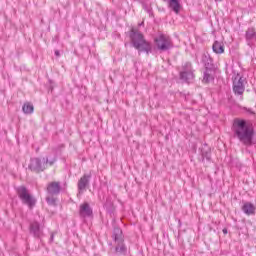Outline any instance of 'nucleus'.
<instances>
[{
    "label": "nucleus",
    "instance_id": "aec40b11",
    "mask_svg": "<svg viewBox=\"0 0 256 256\" xmlns=\"http://www.w3.org/2000/svg\"><path fill=\"white\" fill-rule=\"evenodd\" d=\"M22 111L23 113H25L26 115H31V113H33L34 111V107L33 104L31 103H25L22 107Z\"/></svg>",
    "mask_w": 256,
    "mask_h": 256
},
{
    "label": "nucleus",
    "instance_id": "20e7f679",
    "mask_svg": "<svg viewBox=\"0 0 256 256\" xmlns=\"http://www.w3.org/2000/svg\"><path fill=\"white\" fill-rule=\"evenodd\" d=\"M55 159L49 160V157H34L30 159V163L28 165L29 171H32L33 173H43L45 169H47L48 165H54Z\"/></svg>",
    "mask_w": 256,
    "mask_h": 256
},
{
    "label": "nucleus",
    "instance_id": "f8f14e48",
    "mask_svg": "<svg viewBox=\"0 0 256 256\" xmlns=\"http://www.w3.org/2000/svg\"><path fill=\"white\" fill-rule=\"evenodd\" d=\"M48 195H59L61 193V182H50L47 186Z\"/></svg>",
    "mask_w": 256,
    "mask_h": 256
},
{
    "label": "nucleus",
    "instance_id": "9d476101",
    "mask_svg": "<svg viewBox=\"0 0 256 256\" xmlns=\"http://www.w3.org/2000/svg\"><path fill=\"white\" fill-rule=\"evenodd\" d=\"M30 233L35 239H41L43 237V230H41L39 222L35 221L30 224Z\"/></svg>",
    "mask_w": 256,
    "mask_h": 256
},
{
    "label": "nucleus",
    "instance_id": "b1692460",
    "mask_svg": "<svg viewBox=\"0 0 256 256\" xmlns=\"http://www.w3.org/2000/svg\"><path fill=\"white\" fill-rule=\"evenodd\" d=\"M242 109H243V111H247V113H249V115H255V112H253V110H251V108L243 107Z\"/></svg>",
    "mask_w": 256,
    "mask_h": 256
},
{
    "label": "nucleus",
    "instance_id": "f3484780",
    "mask_svg": "<svg viewBox=\"0 0 256 256\" xmlns=\"http://www.w3.org/2000/svg\"><path fill=\"white\" fill-rule=\"evenodd\" d=\"M168 6L174 13L178 14L181 11V3L179 0H168Z\"/></svg>",
    "mask_w": 256,
    "mask_h": 256
},
{
    "label": "nucleus",
    "instance_id": "dca6fc26",
    "mask_svg": "<svg viewBox=\"0 0 256 256\" xmlns=\"http://www.w3.org/2000/svg\"><path fill=\"white\" fill-rule=\"evenodd\" d=\"M242 211L243 213H245V215H255V211H256V208H255V205L251 202H245L242 206Z\"/></svg>",
    "mask_w": 256,
    "mask_h": 256
},
{
    "label": "nucleus",
    "instance_id": "c85d7f7f",
    "mask_svg": "<svg viewBox=\"0 0 256 256\" xmlns=\"http://www.w3.org/2000/svg\"><path fill=\"white\" fill-rule=\"evenodd\" d=\"M216 3H221L223 0H214Z\"/></svg>",
    "mask_w": 256,
    "mask_h": 256
},
{
    "label": "nucleus",
    "instance_id": "2eb2a0df",
    "mask_svg": "<svg viewBox=\"0 0 256 256\" xmlns=\"http://www.w3.org/2000/svg\"><path fill=\"white\" fill-rule=\"evenodd\" d=\"M115 243V254L116 255H127V245L125 244V240L122 242H114Z\"/></svg>",
    "mask_w": 256,
    "mask_h": 256
},
{
    "label": "nucleus",
    "instance_id": "412c9836",
    "mask_svg": "<svg viewBox=\"0 0 256 256\" xmlns=\"http://www.w3.org/2000/svg\"><path fill=\"white\" fill-rule=\"evenodd\" d=\"M191 71H193V65L191 64V62H185L182 65L181 73H186V72H191Z\"/></svg>",
    "mask_w": 256,
    "mask_h": 256
},
{
    "label": "nucleus",
    "instance_id": "cd10ccee",
    "mask_svg": "<svg viewBox=\"0 0 256 256\" xmlns=\"http://www.w3.org/2000/svg\"><path fill=\"white\" fill-rule=\"evenodd\" d=\"M222 232L224 233V235H227V228H224Z\"/></svg>",
    "mask_w": 256,
    "mask_h": 256
},
{
    "label": "nucleus",
    "instance_id": "6ab92c4d",
    "mask_svg": "<svg viewBox=\"0 0 256 256\" xmlns=\"http://www.w3.org/2000/svg\"><path fill=\"white\" fill-rule=\"evenodd\" d=\"M194 78H195V74H193V71L180 72V79L182 81H185L186 83H189V81H193Z\"/></svg>",
    "mask_w": 256,
    "mask_h": 256
},
{
    "label": "nucleus",
    "instance_id": "1a4fd4ad",
    "mask_svg": "<svg viewBox=\"0 0 256 256\" xmlns=\"http://www.w3.org/2000/svg\"><path fill=\"white\" fill-rule=\"evenodd\" d=\"M79 215L83 219H86V217H93V208H91L89 203L84 202L83 204L80 205Z\"/></svg>",
    "mask_w": 256,
    "mask_h": 256
},
{
    "label": "nucleus",
    "instance_id": "c756f323",
    "mask_svg": "<svg viewBox=\"0 0 256 256\" xmlns=\"http://www.w3.org/2000/svg\"><path fill=\"white\" fill-rule=\"evenodd\" d=\"M179 227H181V220L178 221Z\"/></svg>",
    "mask_w": 256,
    "mask_h": 256
},
{
    "label": "nucleus",
    "instance_id": "423d86ee",
    "mask_svg": "<svg viewBox=\"0 0 256 256\" xmlns=\"http://www.w3.org/2000/svg\"><path fill=\"white\" fill-rule=\"evenodd\" d=\"M245 83L247 79L239 74L233 79L232 89L234 95L238 97L239 101H243V94L245 93Z\"/></svg>",
    "mask_w": 256,
    "mask_h": 256
},
{
    "label": "nucleus",
    "instance_id": "39448f33",
    "mask_svg": "<svg viewBox=\"0 0 256 256\" xmlns=\"http://www.w3.org/2000/svg\"><path fill=\"white\" fill-rule=\"evenodd\" d=\"M154 43L160 53H165V51H171V49H173V40L165 34L156 36L154 38Z\"/></svg>",
    "mask_w": 256,
    "mask_h": 256
},
{
    "label": "nucleus",
    "instance_id": "a211bd4d",
    "mask_svg": "<svg viewBox=\"0 0 256 256\" xmlns=\"http://www.w3.org/2000/svg\"><path fill=\"white\" fill-rule=\"evenodd\" d=\"M212 50L214 53H216L217 55H221V53H225V47L223 46V44H221V42L219 41H215L212 45Z\"/></svg>",
    "mask_w": 256,
    "mask_h": 256
},
{
    "label": "nucleus",
    "instance_id": "6e6552de",
    "mask_svg": "<svg viewBox=\"0 0 256 256\" xmlns=\"http://www.w3.org/2000/svg\"><path fill=\"white\" fill-rule=\"evenodd\" d=\"M91 181V173L84 174L79 180H78V191L79 193H84V191H87V186L89 185Z\"/></svg>",
    "mask_w": 256,
    "mask_h": 256
},
{
    "label": "nucleus",
    "instance_id": "393cba45",
    "mask_svg": "<svg viewBox=\"0 0 256 256\" xmlns=\"http://www.w3.org/2000/svg\"><path fill=\"white\" fill-rule=\"evenodd\" d=\"M55 239V234L54 233H51V236H50V243H53Z\"/></svg>",
    "mask_w": 256,
    "mask_h": 256
},
{
    "label": "nucleus",
    "instance_id": "a878e982",
    "mask_svg": "<svg viewBox=\"0 0 256 256\" xmlns=\"http://www.w3.org/2000/svg\"><path fill=\"white\" fill-rule=\"evenodd\" d=\"M145 11H147V13H149V15H151L153 13V11L149 8H145Z\"/></svg>",
    "mask_w": 256,
    "mask_h": 256
},
{
    "label": "nucleus",
    "instance_id": "f03ea898",
    "mask_svg": "<svg viewBox=\"0 0 256 256\" xmlns=\"http://www.w3.org/2000/svg\"><path fill=\"white\" fill-rule=\"evenodd\" d=\"M129 37L132 47L139 53H146V55H151V53H153V44L145 39L143 33L132 29Z\"/></svg>",
    "mask_w": 256,
    "mask_h": 256
},
{
    "label": "nucleus",
    "instance_id": "5701e85b",
    "mask_svg": "<svg viewBox=\"0 0 256 256\" xmlns=\"http://www.w3.org/2000/svg\"><path fill=\"white\" fill-rule=\"evenodd\" d=\"M56 201L57 200L53 197H46V202L48 203V205H55Z\"/></svg>",
    "mask_w": 256,
    "mask_h": 256
},
{
    "label": "nucleus",
    "instance_id": "f257e3e1",
    "mask_svg": "<svg viewBox=\"0 0 256 256\" xmlns=\"http://www.w3.org/2000/svg\"><path fill=\"white\" fill-rule=\"evenodd\" d=\"M232 131L234 137H237L238 141L244 144L245 147H251L253 145V137H255L253 123L245 119L236 118L233 120Z\"/></svg>",
    "mask_w": 256,
    "mask_h": 256
},
{
    "label": "nucleus",
    "instance_id": "7ed1b4c3",
    "mask_svg": "<svg viewBox=\"0 0 256 256\" xmlns=\"http://www.w3.org/2000/svg\"><path fill=\"white\" fill-rule=\"evenodd\" d=\"M202 63L204 66L203 80L204 83H213L215 76L217 75V65L213 62V59L209 53L202 55Z\"/></svg>",
    "mask_w": 256,
    "mask_h": 256
},
{
    "label": "nucleus",
    "instance_id": "4468645a",
    "mask_svg": "<svg viewBox=\"0 0 256 256\" xmlns=\"http://www.w3.org/2000/svg\"><path fill=\"white\" fill-rule=\"evenodd\" d=\"M245 39H246L248 45H251V43H255L256 30L254 27H250L246 30Z\"/></svg>",
    "mask_w": 256,
    "mask_h": 256
},
{
    "label": "nucleus",
    "instance_id": "4be33fe9",
    "mask_svg": "<svg viewBox=\"0 0 256 256\" xmlns=\"http://www.w3.org/2000/svg\"><path fill=\"white\" fill-rule=\"evenodd\" d=\"M104 207L106 208V211L108 213H113L114 207H113V202L112 201L107 200V202L105 203Z\"/></svg>",
    "mask_w": 256,
    "mask_h": 256
},
{
    "label": "nucleus",
    "instance_id": "9b49d317",
    "mask_svg": "<svg viewBox=\"0 0 256 256\" xmlns=\"http://www.w3.org/2000/svg\"><path fill=\"white\" fill-rule=\"evenodd\" d=\"M200 155H201V158H200V161L202 163H205V159L206 161H211V147H209V145L207 144H204L200 149Z\"/></svg>",
    "mask_w": 256,
    "mask_h": 256
},
{
    "label": "nucleus",
    "instance_id": "bb28decb",
    "mask_svg": "<svg viewBox=\"0 0 256 256\" xmlns=\"http://www.w3.org/2000/svg\"><path fill=\"white\" fill-rule=\"evenodd\" d=\"M55 55H56V57H59L61 54H60V52H59V50H56L55 51Z\"/></svg>",
    "mask_w": 256,
    "mask_h": 256
},
{
    "label": "nucleus",
    "instance_id": "7c9ffc66",
    "mask_svg": "<svg viewBox=\"0 0 256 256\" xmlns=\"http://www.w3.org/2000/svg\"><path fill=\"white\" fill-rule=\"evenodd\" d=\"M140 25H143V22Z\"/></svg>",
    "mask_w": 256,
    "mask_h": 256
},
{
    "label": "nucleus",
    "instance_id": "ddd939ff",
    "mask_svg": "<svg viewBox=\"0 0 256 256\" xmlns=\"http://www.w3.org/2000/svg\"><path fill=\"white\" fill-rule=\"evenodd\" d=\"M112 239L114 243H119L125 241V237L123 236V230L119 227H114L112 232Z\"/></svg>",
    "mask_w": 256,
    "mask_h": 256
},
{
    "label": "nucleus",
    "instance_id": "0eeeda50",
    "mask_svg": "<svg viewBox=\"0 0 256 256\" xmlns=\"http://www.w3.org/2000/svg\"><path fill=\"white\" fill-rule=\"evenodd\" d=\"M17 194L19 199L22 201L23 205H27L29 209H33V207H35V205L37 204V199H35V197H32L31 194H29V190H27V187H18Z\"/></svg>",
    "mask_w": 256,
    "mask_h": 256
}]
</instances>
